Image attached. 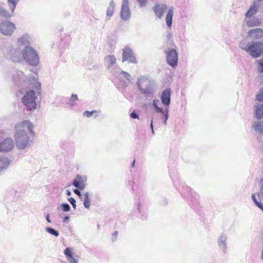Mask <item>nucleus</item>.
Wrapping results in <instances>:
<instances>
[{"label": "nucleus", "instance_id": "1", "mask_svg": "<svg viewBox=\"0 0 263 263\" xmlns=\"http://www.w3.org/2000/svg\"><path fill=\"white\" fill-rule=\"evenodd\" d=\"M14 140L17 147L24 149L29 146L34 136V125L29 120H24L15 126Z\"/></svg>", "mask_w": 263, "mask_h": 263}, {"label": "nucleus", "instance_id": "2", "mask_svg": "<svg viewBox=\"0 0 263 263\" xmlns=\"http://www.w3.org/2000/svg\"><path fill=\"white\" fill-rule=\"evenodd\" d=\"M29 90H27L22 98V102L29 111L35 109L36 108V95L41 93V83L37 78H33L32 80H28Z\"/></svg>", "mask_w": 263, "mask_h": 263}, {"label": "nucleus", "instance_id": "3", "mask_svg": "<svg viewBox=\"0 0 263 263\" xmlns=\"http://www.w3.org/2000/svg\"><path fill=\"white\" fill-rule=\"evenodd\" d=\"M239 46L254 58L260 57L263 53V43L261 42H248L246 40H242L239 43Z\"/></svg>", "mask_w": 263, "mask_h": 263}, {"label": "nucleus", "instance_id": "4", "mask_svg": "<svg viewBox=\"0 0 263 263\" xmlns=\"http://www.w3.org/2000/svg\"><path fill=\"white\" fill-rule=\"evenodd\" d=\"M23 60L31 66H36L39 63V57L36 51L31 46L27 45L22 49Z\"/></svg>", "mask_w": 263, "mask_h": 263}, {"label": "nucleus", "instance_id": "5", "mask_svg": "<svg viewBox=\"0 0 263 263\" xmlns=\"http://www.w3.org/2000/svg\"><path fill=\"white\" fill-rule=\"evenodd\" d=\"M137 85L140 92L145 96L151 95L155 91L153 83L145 77H140L138 79Z\"/></svg>", "mask_w": 263, "mask_h": 263}, {"label": "nucleus", "instance_id": "6", "mask_svg": "<svg viewBox=\"0 0 263 263\" xmlns=\"http://www.w3.org/2000/svg\"><path fill=\"white\" fill-rule=\"evenodd\" d=\"M35 77H28L25 76L24 72L21 70H16L13 73V82L16 85H26L28 86V80H32Z\"/></svg>", "mask_w": 263, "mask_h": 263}, {"label": "nucleus", "instance_id": "7", "mask_svg": "<svg viewBox=\"0 0 263 263\" xmlns=\"http://www.w3.org/2000/svg\"><path fill=\"white\" fill-rule=\"evenodd\" d=\"M167 63L172 68L175 67L178 64V57L176 49L167 48L164 51Z\"/></svg>", "mask_w": 263, "mask_h": 263}, {"label": "nucleus", "instance_id": "8", "mask_svg": "<svg viewBox=\"0 0 263 263\" xmlns=\"http://www.w3.org/2000/svg\"><path fill=\"white\" fill-rule=\"evenodd\" d=\"M16 29L15 25L7 20L0 21V32L4 35L10 36Z\"/></svg>", "mask_w": 263, "mask_h": 263}, {"label": "nucleus", "instance_id": "9", "mask_svg": "<svg viewBox=\"0 0 263 263\" xmlns=\"http://www.w3.org/2000/svg\"><path fill=\"white\" fill-rule=\"evenodd\" d=\"M7 57L14 62L23 61L22 50L18 47H12L8 51Z\"/></svg>", "mask_w": 263, "mask_h": 263}, {"label": "nucleus", "instance_id": "10", "mask_svg": "<svg viewBox=\"0 0 263 263\" xmlns=\"http://www.w3.org/2000/svg\"><path fill=\"white\" fill-rule=\"evenodd\" d=\"M117 59L114 55H107L104 58V65L110 72L115 74V71L120 70V68L116 65Z\"/></svg>", "mask_w": 263, "mask_h": 263}, {"label": "nucleus", "instance_id": "11", "mask_svg": "<svg viewBox=\"0 0 263 263\" xmlns=\"http://www.w3.org/2000/svg\"><path fill=\"white\" fill-rule=\"evenodd\" d=\"M127 61L128 63H137V59L133 50L128 46L123 49L122 62Z\"/></svg>", "mask_w": 263, "mask_h": 263}, {"label": "nucleus", "instance_id": "12", "mask_svg": "<svg viewBox=\"0 0 263 263\" xmlns=\"http://www.w3.org/2000/svg\"><path fill=\"white\" fill-rule=\"evenodd\" d=\"M130 16L128 0H122L120 12L121 18L124 21H127L130 18Z\"/></svg>", "mask_w": 263, "mask_h": 263}, {"label": "nucleus", "instance_id": "13", "mask_svg": "<svg viewBox=\"0 0 263 263\" xmlns=\"http://www.w3.org/2000/svg\"><path fill=\"white\" fill-rule=\"evenodd\" d=\"M14 146L13 140L10 138L5 139L0 142V152H8L11 151Z\"/></svg>", "mask_w": 263, "mask_h": 263}, {"label": "nucleus", "instance_id": "14", "mask_svg": "<svg viewBox=\"0 0 263 263\" xmlns=\"http://www.w3.org/2000/svg\"><path fill=\"white\" fill-rule=\"evenodd\" d=\"M87 178L85 176L79 175L76 176L72 182L73 185L80 190H83L86 186Z\"/></svg>", "mask_w": 263, "mask_h": 263}, {"label": "nucleus", "instance_id": "15", "mask_svg": "<svg viewBox=\"0 0 263 263\" xmlns=\"http://www.w3.org/2000/svg\"><path fill=\"white\" fill-rule=\"evenodd\" d=\"M181 194L182 197L191 200L196 199L197 197L196 193L192 191L191 188L188 186H183V190L181 191Z\"/></svg>", "mask_w": 263, "mask_h": 263}, {"label": "nucleus", "instance_id": "16", "mask_svg": "<svg viewBox=\"0 0 263 263\" xmlns=\"http://www.w3.org/2000/svg\"><path fill=\"white\" fill-rule=\"evenodd\" d=\"M260 24V19L257 17H245L243 20V25H245L249 27L259 26Z\"/></svg>", "mask_w": 263, "mask_h": 263}, {"label": "nucleus", "instance_id": "17", "mask_svg": "<svg viewBox=\"0 0 263 263\" xmlns=\"http://www.w3.org/2000/svg\"><path fill=\"white\" fill-rule=\"evenodd\" d=\"M17 41L18 43L27 46L33 44L34 39L31 35L26 33L19 37Z\"/></svg>", "mask_w": 263, "mask_h": 263}, {"label": "nucleus", "instance_id": "18", "mask_svg": "<svg viewBox=\"0 0 263 263\" xmlns=\"http://www.w3.org/2000/svg\"><path fill=\"white\" fill-rule=\"evenodd\" d=\"M171 89L166 88L163 90L160 96L161 103L166 106H168L171 103Z\"/></svg>", "mask_w": 263, "mask_h": 263}, {"label": "nucleus", "instance_id": "19", "mask_svg": "<svg viewBox=\"0 0 263 263\" xmlns=\"http://www.w3.org/2000/svg\"><path fill=\"white\" fill-rule=\"evenodd\" d=\"M167 9V6L165 4H156L153 10L156 15L159 18H161L164 14V12Z\"/></svg>", "mask_w": 263, "mask_h": 263}, {"label": "nucleus", "instance_id": "20", "mask_svg": "<svg viewBox=\"0 0 263 263\" xmlns=\"http://www.w3.org/2000/svg\"><path fill=\"white\" fill-rule=\"evenodd\" d=\"M259 5L256 2H254L251 6L250 7L248 10L245 14V16L246 17H253L255 15L259 9Z\"/></svg>", "mask_w": 263, "mask_h": 263}, {"label": "nucleus", "instance_id": "21", "mask_svg": "<svg viewBox=\"0 0 263 263\" xmlns=\"http://www.w3.org/2000/svg\"><path fill=\"white\" fill-rule=\"evenodd\" d=\"M248 36L253 39H259L263 36V30L260 28L251 29L248 33Z\"/></svg>", "mask_w": 263, "mask_h": 263}, {"label": "nucleus", "instance_id": "22", "mask_svg": "<svg viewBox=\"0 0 263 263\" xmlns=\"http://www.w3.org/2000/svg\"><path fill=\"white\" fill-rule=\"evenodd\" d=\"M227 236L226 234H221L218 239V247L224 253H226L227 251Z\"/></svg>", "mask_w": 263, "mask_h": 263}, {"label": "nucleus", "instance_id": "23", "mask_svg": "<svg viewBox=\"0 0 263 263\" xmlns=\"http://www.w3.org/2000/svg\"><path fill=\"white\" fill-rule=\"evenodd\" d=\"M252 127L254 131L259 135L263 134V121H256L253 122Z\"/></svg>", "mask_w": 263, "mask_h": 263}, {"label": "nucleus", "instance_id": "24", "mask_svg": "<svg viewBox=\"0 0 263 263\" xmlns=\"http://www.w3.org/2000/svg\"><path fill=\"white\" fill-rule=\"evenodd\" d=\"M64 255H65L67 260L70 263H78V259L74 258L72 256V253L69 248H66L64 250Z\"/></svg>", "mask_w": 263, "mask_h": 263}, {"label": "nucleus", "instance_id": "25", "mask_svg": "<svg viewBox=\"0 0 263 263\" xmlns=\"http://www.w3.org/2000/svg\"><path fill=\"white\" fill-rule=\"evenodd\" d=\"M64 255H65L67 260L70 263H78V259L74 258L72 256V253L69 248H66L64 250Z\"/></svg>", "mask_w": 263, "mask_h": 263}, {"label": "nucleus", "instance_id": "26", "mask_svg": "<svg viewBox=\"0 0 263 263\" xmlns=\"http://www.w3.org/2000/svg\"><path fill=\"white\" fill-rule=\"evenodd\" d=\"M174 8L172 7L167 12L165 16V22L168 28H171L172 26V20L174 15Z\"/></svg>", "mask_w": 263, "mask_h": 263}, {"label": "nucleus", "instance_id": "27", "mask_svg": "<svg viewBox=\"0 0 263 263\" xmlns=\"http://www.w3.org/2000/svg\"><path fill=\"white\" fill-rule=\"evenodd\" d=\"M10 164L9 160L6 157H0V172L6 170Z\"/></svg>", "mask_w": 263, "mask_h": 263}, {"label": "nucleus", "instance_id": "28", "mask_svg": "<svg viewBox=\"0 0 263 263\" xmlns=\"http://www.w3.org/2000/svg\"><path fill=\"white\" fill-rule=\"evenodd\" d=\"M115 3H114L113 0H111L110 2L109 6L108 8H107V10L106 11V18L108 20H109L110 18L114 14V11H115Z\"/></svg>", "mask_w": 263, "mask_h": 263}, {"label": "nucleus", "instance_id": "29", "mask_svg": "<svg viewBox=\"0 0 263 263\" xmlns=\"http://www.w3.org/2000/svg\"><path fill=\"white\" fill-rule=\"evenodd\" d=\"M89 196V195L88 192H85L83 194V205L87 209H89L90 206V199Z\"/></svg>", "mask_w": 263, "mask_h": 263}, {"label": "nucleus", "instance_id": "30", "mask_svg": "<svg viewBox=\"0 0 263 263\" xmlns=\"http://www.w3.org/2000/svg\"><path fill=\"white\" fill-rule=\"evenodd\" d=\"M255 116L258 119L263 118V104L258 105L256 108Z\"/></svg>", "mask_w": 263, "mask_h": 263}, {"label": "nucleus", "instance_id": "31", "mask_svg": "<svg viewBox=\"0 0 263 263\" xmlns=\"http://www.w3.org/2000/svg\"><path fill=\"white\" fill-rule=\"evenodd\" d=\"M160 102L158 99H154L153 101L152 105L155 109V111L158 113H163V109L158 106Z\"/></svg>", "mask_w": 263, "mask_h": 263}, {"label": "nucleus", "instance_id": "32", "mask_svg": "<svg viewBox=\"0 0 263 263\" xmlns=\"http://www.w3.org/2000/svg\"><path fill=\"white\" fill-rule=\"evenodd\" d=\"M20 0H7V3L12 13H13Z\"/></svg>", "mask_w": 263, "mask_h": 263}, {"label": "nucleus", "instance_id": "33", "mask_svg": "<svg viewBox=\"0 0 263 263\" xmlns=\"http://www.w3.org/2000/svg\"><path fill=\"white\" fill-rule=\"evenodd\" d=\"M13 13L11 12H7L4 8L3 6H0V15L5 17H10L13 15Z\"/></svg>", "mask_w": 263, "mask_h": 263}, {"label": "nucleus", "instance_id": "34", "mask_svg": "<svg viewBox=\"0 0 263 263\" xmlns=\"http://www.w3.org/2000/svg\"><path fill=\"white\" fill-rule=\"evenodd\" d=\"M78 100V96L76 94H72L67 104L70 107L74 105L75 102Z\"/></svg>", "mask_w": 263, "mask_h": 263}, {"label": "nucleus", "instance_id": "35", "mask_svg": "<svg viewBox=\"0 0 263 263\" xmlns=\"http://www.w3.org/2000/svg\"><path fill=\"white\" fill-rule=\"evenodd\" d=\"M119 71V72L120 73V74L124 78H125L127 81H128V82H131L132 80V77L131 76V75L126 72V71H123V70H121V69H120V70H118Z\"/></svg>", "mask_w": 263, "mask_h": 263}, {"label": "nucleus", "instance_id": "36", "mask_svg": "<svg viewBox=\"0 0 263 263\" xmlns=\"http://www.w3.org/2000/svg\"><path fill=\"white\" fill-rule=\"evenodd\" d=\"M45 230L46 231L49 233L51 235H52L54 236H58L59 235V233L58 231L54 230V229H52L51 228H50V227H46L45 228Z\"/></svg>", "mask_w": 263, "mask_h": 263}, {"label": "nucleus", "instance_id": "37", "mask_svg": "<svg viewBox=\"0 0 263 263\" xmlns=\"http://www.w3.org/2000/svg\"><path fill=\"white\" fill-rule=\"evenodd\" d=\"M138 5L140 8L146 7L148 4V0H137Z\"/></svg>", "mask_w": 263, "mask_h": 263}, {"label": "nucleus", "instance_id": "38", "mask_svg": "<svg viewBox=\"0 0 263 263\" xmlns=\"http://www.w3.org/2000/svg\"><path fill=\"white\" fill-rule=\"evenodd\" d=\"M61 206L62 209L63 211L65 212H69L70 210V205L67 203H62Z\"/></svg>", "mask_w": 263, "mask_h": 263}, {"label": "nucleus", "instance_id": "39", "mask_svg": "<svg viewBox=\"0 0 263 263\" xmlns=\"http://www.w3.org/2000/svg\"><path fill=\"white\" fill-rule=\"evenodd\" d=\"M256 100L258 101H263V87L260 89L259 93L256 96Z\"/></svg>", "mask_w": 263, "mask_h": 263}, {"label": "nucleus", "instance_id": "40", "mask_svg": "<svg viewBox=\"0 0 263 263\" xmlns=\"http://www.w3.org/2000/svg\"><path fill=\"white\" fill-rule=\"evenodd\" d=\"M99 111L96 110L92 111H85L83 113V115L87 117H90L92 116L95 112H98Z\"/></svg>", "mask_w": 263, "mask_h": 263}, {"label": "nucleus", "instance_id": "41", "mask_svg": "<svg viewBox=\"0 0 263 263\" xmlns=\"http://www.w3.org/2000/svg\"><path fill=\"white\" fill-rule=\"evenodd\" d=\"M260 192L258 193V196L259 198H263V179L260 180Z\"/></svg>", "mask_w": 263, "mask_h": 263}, {"label": "nucleus", "instance_id": "42", "mask_svg": "<svg viewBox=\"0 0 263 263\" xmlns=\"http://www.w3.org/2000/svg\"><path fill=\"white\" fill-rule=\"evenodd\" d=\"M258 71L262 73L263 72V59L259 60L258 64Z\"/></svg>", "mask_w": 263, "mask_h": 263}, {"label": "nucleus", "instance_id": "43", "mask_svg": "<svg viewBox=\"0 0 263 263\" xmlns=\"http://www.w3.org/2000/svg\"><path fill=\"white\" fill-rule=\"evenodd\" d=\"M68 201L70 202V203L72 204L73 209L75 210L76 209V200L72 198V197H70L69 198H68Z\"/></svg>", "mask_w": 263, "mask_h": 263}, {"label": "nucleus", "instance_id": "44", "mask_svg": "<svg viewBox=\"0 0 263 263\" xmlns=\"http://www.w3.org/2000/svg\"><path fill=\"white\" fill-rule=\"evenodd\" d=\"M251 197H252V199L253 200V201H254L255 204L256 205V206H257L261 202V201H258L257 200V198L256 197L255 194H252Z\"/></svg>", "mask_w": 263, "mask_h": 263}, {"label": "nucleus", "instance_id": "45", "mask_svg": "<svg viewBox=\"0 0 263 263\" xmlns=\"http://www.w3.org/2000/svg\"><path fill=\"white\" fill-rule=\"evenodd\" d=\"M130 117L133 119H139L138 115L135 111L130 114Z\"/></svg>", "mask_w": 263, "mask_h": 263}, {"label": "nucleus", "instance_id": "46", "mask_svg": "<svg viewBox=\"0 0 263 263\" xmlns=\"http://www.w3.org/2000/svg\"><path fill=\"white\" fill-rule=\"evenodd\" d=\"M118 232L115 231L112 234V241L114 242L116 240L118 236Z\"/></svg>", "mask_w": 263, "mask_h": 263}, {"label": "nucleus", "instance_id": "47", "mask_svg": "<svg viewBox=\"0 0 263 263\" xmlns=\"http://www.w3.org/2000/svg\"><path fill=\"white\" fill-rule=\"evenodd\" d=\"M168 118V115H164L163 117L162 118V119L163 120L164 124L166 125L167 124V120Z\"/></svg>", "mask_w": 263, "mask_h": 263}, {"label": "nucleus", "instance_id": "48", "mask_svg": "<svg viewBox=\"0 0 263 263\" xmlns=\"http://www.w3.org/2000/svg\"><path fill=\"white\" fill-rule=\"evenodd\" d=\"M73 192L77 195H78L79 197L81 196L82 195H81V193L80 192V191L78 190V189H74L73 190Z\"/></svg>", "mask_w": 263, "mask_h": 263}, {"label": "nucleus", "instance_id": "49", "mask_svg": "<svg viewBox=\"0 0 263 263\" xmlns=\"http://www.w3.org/2000/svg\"><path fill=\"white\" fill-rule=\"evenodd\" d=\"M163 111H164L163 113H161L163 115H168L169 110H168V109L167 108H166L164 110L163 109Z\"/></svg>", "mask_w": 263, "mask_h": 263}, {"label": "nucleus", "instance_id": "50", "mask_svg": "<svg viewBox=\"0 0 263 263\" xmlns=\"http://www.w3.org/2000/svg\"><path fill=\"white\" fill-rule=\"evenodd\" d=\"M69 220V216H65L63 219V222H66L67 221H68Z\"/></svg>", "mask_w": 263, "mask_h": 263}, {"label": "nucleus", "instance_id": "51", "mask_svg": "<svg viewBox=\"0 0 263 263\" xmlns=\"http://www.w3.org/2000/svg\"><path fill=\"white\" fill-rule=\"evenodd\" d=\"M46 220L49 223H50L51 221L50 219V218H49V214H47L46 217Z\"/></svg>", "mask_w": 263, "mask_h": 263}, {"label": "nucleus", "instance_id": "52", "mask_svg": "<svg viewBox=\"0 0 263 263\" xmlns=\"http://www.w3.org/2000/svg\"><path fill=\"white\" fill-rule=\"evenodd\" d=\"M150 126L151 130H153V119H152L151 122Z\"/></svg>", "mask_w": 263, "mask_h": 263}, {"label": "nucleus", "instance_id": "53", "mask_svg": "<svg viewBox=\"0 0 263 263\" xmlns=\"http://www.w3.org/2000/svg\"><path fill=\"white\" fill-rule=\"evenodd\" d=\"M66 195L67 196H70L71 195V192L69 190H67L66 191Z\"/></svg>", "mask_w": 263, "mask_h": 263}, {"label": "nucleus", "instance_id": "54", "mask_svg": "<svg viewBox=\"0 0 263 263\" xmlns=\"http://www.w3.org/2000/svg\"><path fill=\"white\" fill-rule=\"evenodd\" d=\"M140 206H141V205H140V203H138L137 204V208H138V211H139V213H140V212H141V211H140Z\"/></svg>", "mask_w": 263, "mask_h": 263}, {"label": "nucleus", "instance_id": "55", "mask_svg": "<svg viewBox=\"0 0 263 263\" xmlns=\"http://www.w3.org/2000/svg\"><path fill=\"white\" fill-rule=\"evenodd\" d=\"M171 35H172V34H171V33H168L167 34L166 36H167V37L168 39H170Z\"/></svg>", "mask_w": 263, "mask_h": 263}, {"label": "nucleus", "instance_id": "56", "mask_svg": "<svg viewBox=\"0 0 263 263\" xmlns=\"http://www.w3.org/2000/svg\"><path fill=\"white\" fill-rule=\"evenodd\" d=\"M135 160L132 162V167H134V166H135Z\"/></svg>", "mask_w": 263, "mask_h": 263}, {"label": "nucleus", "instance_id": "57", "mask_svg": "<svg viewBox=\"0 0 263 263\" xmlns=\"http://www.w3.org/2000/svg\"><path fill=\"white\" fill-rule=\"evenodd\" d=\"M152 133L153 135H154L155 133H154V129H153V130H152Z\"/></svg>", "mask_w": 263, "mask_h": 263}, {"label": "nucleus", "instance_id": "58", "mask_svg": "<svg viewBox=\"0 0 263 263\" xmlns=\"http://www.w3.org/2000/svg\"><path fill=\"white\" fill-rule=\"evenodd\" d=\"M261 238L263 239V231H262V234H261Z\"/></svg>", "mask_w": 263, "mask_h": 263}]
</instances>
